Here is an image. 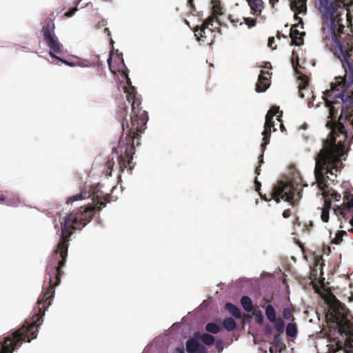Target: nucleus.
<instances>
[{"label":"nucleus","mask_w":353,"mask_h":353,"mask_svg":"<svg viewBox=\"0 0 353 353\" xmlns=\"http://www.w3.org/2000/svg\"><path fill=\"white\" fill-rule=\"evenodd\" d=\"M68 247L57 246L52 253V259L46 268L49 276L48 286L46 290L43 288V291L37 302L35 313L30 322L26 321L19 329L4 338L0 343V353H13L15 348L20 347L23 341L30 342L31 339L37 337L38 327L41 325L45 312L54 298V288L60 283L63 274L62 268L66 261Z\"/></svg>","instance_id":"2"},{"label":"nucleus","mask_w":353,"mask_h":353,"mask_svg":"<svg viewBox=\"0 0 353 353\" xmlns=\"http://www.w3.org/2000/svg\"><path fill=\"white\" fill-rule=\"evenodd\" d=\"M221 9L222 8L219 3L214 4L212 6L213 14L212 16H214L216 19H218L216 16L219 14H222Z\"/></svg>","instance_id":"34"},{"label":"nucleus","mask_w":353,"mask_h":353,"mask_svg":"<svg viewBox=\"0 0 353 353\" xmlns=\"http://www.w3.org/2000/svg\"><path fill=\"white\" fill-rule=\"evenodd\" d=\"M328 191H329V198L331 201L334 200L336 201H339L341 199V196L339 193L336 192V191H334L333 190H328Z\"/></svg>","instance_id":"33"},{"label":"nucleus","mask_w":353,"mask_h":353,"mask_svg":"<svg viewBox=\"0 0 353 353\" xmlns=\"http://www.w3.org/2000/svg\"><path fill=\"white\" fill-rule=\"evenodd\" d=\"M114 165V158L108 159V161L105 163L106 174L108 176H111Z\"/></svg>","instance_id":"28"},{"label":"nucleus","mask_w":353,"mask_h":353,"mask_svg":"<svg viewBox=\"0 0 353 353\" xmlns=\"http://www.w3.org/2000/svg\"><path fill=\"white\" fill-rule=\"evenodd\" d=\"M303 186L302 179L299 176L289 181H280L273 188L271 196L276 203L283 199L296 205V201L301 198Z\"/></svg>","instance_id":"5"},{"label":"nucleus","mask_w":353,"mask_h":353,"mask_svg":"<svg viewBox=\"0 0 353 353\" xmlns=\"http://www.w3.org/2000/svg\"><path fill=\"white\" fill-rule=\"evenodd\" d=\"M265 74L270 75V73L269 72L261 70L258 78V81L256 84L255 90L257 92H265L270 85L268 78L265 77Z\"/></svg>","instance_id":"14"},{"label":"nucleus","mask_w":353,"mask_h":353,"mask_svg":"<svg viewBox=\"0 0 353 353\" xmlns=\"http://www.w3.org/2000/svg\"><path fill=\"white\" fill-rule=\"evenodd\" d=\"M201 339L202 342L207 345H211L214 343V337L208 333L203 334L201 336Z\"/></svg>","instance_id":"25"},{"label":"nucleus","mask_w":353,"mask_h":353,"mask_svg":"<svg viewBox=\"0 0 353 353\" xmlns=\"http://www.w3.org/2000/svg\"><path fill=\"white\" fill-rule=\"evenodd\" d=\"M249 6L254 14L259 15L263 8L262 0H248Z\"/></svg>","instance_id":"16"},{"label":"nucleus","mask_w":353,"mask_h":353,"mask_svg":"<svg viewBox=\"0 0 353 353\" xmlns=\"http://www.w3.org/2000/svg\"><path fill=\"white\" fill-rule=\"evenodd\" d=\"M281 34H280V32H278V33H277V38H278V39H280V38H281Z\"/></svg>","instance_id":"52"},{"label":"nucleus","mask_w":353,"mask_h":353,"mask_svg":"<svg viewBox=\"0 0 353 353\" xmlns=\"http://www.w3.org/2000/svg\"><path fill=\"white\" fill-rule=\"evenodd\" d=\"M137 145H139V141H137Z\"/></svg>","instance_id":"55"},{"label":"nucleus","mask_w":353,"mask_h":353,"mask_svg":"<svg viewBox=\"0 0 353 353\" xmlns=\"http://www.w3.org/2000/svg\"><path fill=\"white\" fill-rule=\"evenodd\" d=\"M176 351L178 352V353H184L183 350L182 349H180V348H177Z\"/></svg>","instance_id":"49"},{"label":"nucleus","mask_w":353,"mask_h":353,"mask_svg":"<svg viewBox=\"0 0 353 353\" xmlns=\"http://www.w3.org/2000/svg\"><path fill=\"white\" fill-rule=\"evenodd\" d=\"M307 0H294L290 2V8L294 12L299 13L305 12L307 11Z\"/></svg>","instance_id":"15"},{"label":"nucleus","mask_w":353,"mask_h":353,"mask_svg":"<svg viewBox=\"0 0 353 353\" xmlns=\"http://www.w3.org/2000/svg\"><path fill=\"white\" fill-rule=\"evenodd\" d=\"M347 235V232L343 230L339 231L335 237L332 240L331 243L333 244L339 245L343 241V236Z\"/></svg>","instance_id":"26"},{"label":"nucleus","mask_w":353,"mask_h":353,"mask_svg":"<svg viewBox=\"0 0 353 353\" xmlns=\"http://www.w3.org/2000/svg\"><path fill=\"white\" fill-rule=\"evenodd\" d=\"M274 123L273 118L265 115V121L264 124V130H265V133L267 132V130L271 132L272 128L273 132L276 131Z\"/></svg>","instance_id":"22"},{"label":"nucleus","mask_w":353,"mask_h":353,"mask_svg":"<svg viewBox=\"0 0 353 353\" xmlns=\"http://www.w3.org/2000/svg\"><path fill=\"white\" fill-rule=\"evenodd\" d=\"M205 330L212 334H217L221 331V327L216 323H208L205 325Z\"/></svg>","instance_id":"23"},{"label":"nucleus","mask_w":353,"mask_h":353,"mask_svg":"<svg viewBox=\"0 0 353 353\" xmlns=\"http://www.w3.org/2000/svg\"><path fill=\"white\" fill-rule=\"evenodd\" d=\"M223 326L227 331L231 332L236 329V323L233 318L228 317L223 321Z\"/></svg>","instance_id":"20"},{"label":"nucleus","mask_w":353,"mask_h":353,"mask_svg":"<svg viewBox=\"0 0 353 353\" xmlns=\"http://www.w3.org/2000/svg\"><path fill=\"white\" fill-rule=\"evenodd\" d=\"M283 216L285 219L289 218L291 215V210L290 209H286L283 212Z\"/></svg>","instance_id":"38"},{"label":"nucleus","mask_w":353,"mask_h":353,"mask_svg":"<svg viewBox=\"0 0 353 353\" xmlns=\"http://www.w3.org/2000/svg\"><path fill=\"white\" fill-rule=\"evenodd\" d=\"M127 100L132 105V116L130 124L126 119L122 122L123 134L119 139L118 147L113 148V152L119 154L118 164L120 172L125 169L131 174L134 167L132 162L133 155L135 153L134 141L139 140L140 134L144 131L148 119L147 112L140 107L141 100L137 97L134 88L128 90Z\"/></svg>","instance_id":"3"},{"label":"nucleus","mask_w":353,"mask_h":353,"mask_svg":"<svg viewBox=\"0 0 353 353\" xmlns=\"http://www.w3.org/2000/svg\"><path fill=\"white\" fill-rule=\"evenodd\" d=\"M274 42H275V41H274V37H270V38L268 39V46H269L270 48H271L272 50H274V49H276V45H274Z\"/></svg>","instance_id":"37"},{"label":"nucleus","mask_w":353,"mask_h":353,"mask_svg":"<svg viewBox=\"0 0 353 353\" xmlns=\"http://www.w3.org/2000/svg\"><path fill=\"white\" fill-rule=\"evenodd\" d=\"M256 321L259 324H261L263 323V317L261 312L259 313V315L256 317Z\"/></svg>","instance_id":"41"},{"label":"nucleus","mask_w":353,"mask_h":353,"mask_svg":"<svg viewBox=\"0 0 353 353\" xmlns=\"http://www.w3.org/2000/svg\"><path fill=\"white\" fill-rule=\"evenodd\" d=\"M261 197V199H264L265 201H268L269 199L266 197V195H262L261 192L259 193Z\"/></svg>","instance_id":"48"},{"label":"nucleus","mask_w":353,"mask_h":353,"mask_svg":"<svg viewBox=\"0 0 353 353\" xmlns=\"http://www.w3.org/2000/svg\"><path fill=\"white\" fill-rule=\"evenodd\" d=\"M105 31H108V34H110V32H109L108 28H105Z\"/></svg>","instance_id":"53"},{"label":"nucleus","mask_w":353,"mask_h":353,"mask_svg":"<svg viewBox=\"0 0 353 353\" xmlns=\"http://www.w3.org/2000/svg\"><path fill=\"white\" fill-rule=\"evenodd\" d=\"M265 316L268 321L274 323V327L279 334L283 333L285 323L281 318H276V311L272 305H268L265 307Z\"/></svg>","instance_id":"9"},{"label":"nucleus","mask_w":353,"mask_h":353,"mask_svg":"<svg viewBox=\"0 0 353 353\" xmlns=\"http://www.w3.org/2000/svg\"><path fill=\"white\" fill-rule=\"evenodd\" d=\"M221 23L219 19H216L214 16H210L208 19H206L203 23L202 25L199 26H196L194 29V35L196 37V39L199 41H202L203 43H208V40L207 39L206 35V30L212 32L216 29H219Z\"/></svg>","instance_id":"8"},{"label":"nucleus","mask_w":353,"mask_h":353,"mask_svg":"<svg viewBox=\"0 0 353 353\" xmlns=\"http://www.w3.org/2000/svg\"><path fill=\"white\" fill-rule=\"evenodd\" d=\"M259 164H261L262 163H260L259 161ZM261 166V165H259V166L258 168H256V170H255V173L257 174V175H259L260 174V172H261V169L259 168V167Z\"/></svg>","instance_id":"44"},{"label":"nucleus","mask_w":353,"mask_h":353,"mask_svg":"<svg viewBox=\"0 0 353 353\" xmlns=\"http://www.w3.org/2000/svg\"><path fill=\"white\" fill-rule=\"evenodd\" d=\"M125 76H126L128 83L131 84L130 79L128 78L127 74H125Z\"/></svg>","instance_id":"50"},{"label":"nucleus","mask_w":353,"mask_h":353,"mask_svg":"<svg viewBox=\"0 0 353 353\" xmlns=\"http://www.w3.org/2000/svg\"><path fill=\"white\" fill-rule=\"evenodd\" d=\"M299 79L300 80V84L299 86V96L301 98L309 99L310 95L312 93V91L308 88L309 79L305 76H300Z\"/></svg>","instance_id":"13"},{"label":"nucleus","mask_w":353,"mask_h":353,"mask_svg":"<svg viewBox=\"0 0 353 353\" xmlns=\"http://www.w3.org/2000/svg\"><path fill=\"white\" fill-rule=\"evenodd\" d=\"M185 349L188 353H208L205 347L194 338H190L186 341Z\"/></svg>","instance_id":"11"},{"label":"nucleus","mask_w":353,"mask_h":353,"mask_svg":"<svg viewBox=\"0 0 353 353\" xmlns=\"http://www.w3.org/2000/svg\"><path fill=\"white\" fill-rule=\"evenodd\" d=\"M229 19H230V22L233 24L234 26H237L238 24H239V25L243 24L242 17H239V16L234 15V14H230Z\"/></svg>","instance_id":"27"},{"label":"nucleus","mask_w":353,"mask_h":353,"mask_svg":"<svg viewBox=\"0 0 353 353\" xmlns=\"http://www.w3.org/2000/svg\"><path fill=\"white\" fill-rule=\"evenodd\" d=\"M225 308L230 314H231L235 318L241 319V312L240 309L235 305L232 304V303H227L225 305Z\"/></svg>","instance_id":"18"},{"label":"nucleus","mask_w":353,"mask_h":353,"mask_svg":"<svg viewBox=\"0 0 353 353\" xmlns=\"http://www.w3.org/2000/svg\"><path fill=\"white\" fill-rule=\"evenodd\" d=\"M54 23L51 20H47L45 21L44 25L42 28V33L43 36V40L50 48V55L63 63L68 65H71V63L67 61H65L59 57L56 56L55 54H61L62 50V45L59 42L57 37L54 34Z\"/></svg>","instance_id":"6"},{"label":"nucleus","mask_w":353,"mask_h":353,"mask_svg":"<svg viewBox=\"0 0 353 353\" xmlns=\"http://www.w3.org/2000/svg\"><path fill=\"white\" fill-rule=\"evenodd\" d=\"M296 12L297 13H296L294 14V19H295V20L299 21V23H300L303 25V23L302 19L298 16V14H299V13L298 12Z\"/></svg>","instance_id":"42"},{"label":"nucleus","mask_w":353,"mask_h":353,"mask_svg":"<svg viewBox=\"0 0 353 353\" xmlns=\"http://www.w3.org/2000/svg\"><path fill=\"white\" fill-rule=\"evenodd\" d=\"M297 334L296 325L294 323H290L286 327V334L288 336L294 337Z\"/></svg>","instance_id":"24"},{"label":"nucleus","mask_w":353,"mask_h":353,"mask_svg":"<svg viewBox=\"0 0 353 353\" xmlns=\"http://www.w3.org/2000/svg\"><path fill=\"white\" fill-rule=\"evenodd\" d=\"M242 19L244 23L248 26L249 28H251L256 26V20L255 19L250 18V17H242Z\"/></svg>","instance_id":"32"},{"label":"nucleus","mask_w":353,"mask_h":353,"mask_svg":"<svg viewBox=\"0 0 353 353\" xmlns=\"http://www.w3.org/2000/svg\"><path fill=\"white\" fill-rule=\"evenodd\" d=\"M0 202H5L8 205H17L20 203V200L18 196L10 199L0 193Z\"/></svg>","instance_id":"21"},{"label":"nucleus","mask_w":353,"mask_h":353,"mask_svg":"<svg viewBox=\"0 0 353 353\" xmlns=\"http://www.w3.org/2000/svg\"><path fill=\"white\" fill-rule=\"evenodd\" d=\"M343 204L347 205L350 208H353V195L352 194L345 195L343 197Z\"/></svg>","instance_id":"31"},{"label":"nucleus","mask_w":353,"mask_h":353,"mask_svg":"<svg viewBox=\"0 0 353 353\" xmlns=\"http://www.w3.org/2000/svg\"><path fill=\"white\" fill-rule=\"evenodd\" d=\"M241 304L243 308L248 312L253 310V303L252 299L248 296H243L241 299Z\"/></svg>","instance_id":"19"},{"label":"nucleus","mask_w":353,"mask_h":353,"mask_svg":"<svg viewBox=\"0 0 353 353\" xmlns=\"http://www.w3.org/2000/svg\"><path fill=\"white\" fill-rule=\"evenodd\" d=\"M321 220L327 223L329 221V211L325 210L322 209L321 215Z\"/></svg>","instance_id":"36"},{"label":"nucleus","mask_w":353,"mask_h":353,"mask_svg":"<svg viewBox=\"0 0 353 353\" xmlns=\"http://www.w3.org/2000/svg\"><path fill=\"white\" fill-rule=\"evenodd\" d=\"M341 79V78H339ZM339 82H342L339 80ZM342 83L337 81L331 90L323 92L325 104L328 108L330 121L327 126L332 129L329 137L323 140V148L316 158L314 176L319 188L323 190L325 197L323 210L330 211L332 201L327 188L328 174L340 171L343 164L341 158L345 154L346 145L353 141V94L344 95ZM336 176V174H334Z\"/></svg>","instance_id":"1"},{"label":"nucleus","mask_w":353,"mask_h":353,"mask_svg":"<svg viewBox=\"0 0 353 353\" xmlns=\"http://www.w3.org/2000/svg\"><path fill=\"white\" fill-rule=\"evenodd\" d=\"M329 307L326 318L336 323V329L342 337V340L336 342V351L353 353V318L350 311L335 296L330 302Z\"/></svg>","instance_id":"4"},{"label":"nucleus","mask_w":353,"mask_h":353,"mask_svg":"<svg viewBox=\"0 0 353 353\" xmlns=\"http://www.w3.org/2000/svg\"><path fill=\"white\" fill-rule=\"evenodd\" d=\"M282 316L284 319H292V320L294 319V317L292 315L291 310L288 307H285L283 310Z\"/></svg>","instance_id":"30"},{"label":"nucleus","mask_w":353,"mask_h":353,"mask_svg":"<svg viewBox=\"0 0 353 353\" xmlns=\"http://www.w3.org/2000/svg\"><path fill=\"white\" fill-rule=\"evenodd\" d=\"M280 126H281V131H283V130L285 129V128H284V126H283V123H281V124L280 125Z\"/></svg>","instance_id":"51"},{"label":"nucleus","mask_w":353,"mask_h":353,"mask_svg":"<svg viewBox=\"0 0 353 353\" xmlns=\"http://www.w3.org/2000/svg\"><path fill=\"white\" fill-rule=\"evenodd\" d=\"M111 61H112V58H111V57H110L108 60V65L110 66V69L112 70Z\"/></svg>","instance_id":"47"},{"label":"nucleus","mask_w":353,"mask_h":353,"mask_svg":"<svg viewBox=\"0 0 353 353\" xmlns=\"http://www.w3.org/2000/svg\"><path fill=\"white\" fill-rule=\"evenodd\" d=\"M254 182H255V190H256V191H257L259 193L260 192L259 190L261 187V183L259 181H258L257 178L255 179Z\"/></svg>","instance_id":"39"},{"label":"nucleus","mask_w":353,"mask_h":353,"mask_svg":"<svg viewBox=\"0 0 353 353\" xmlns=\"http://www.w3.org/2000/svg\"><path fill=\"white\" fill-rule=\"evenodd\" d=\"M316 7L326 17L325 22V27H328L330 30H333L335 26V23H337V18H333L334 14L337 11V9L341 7L343 3V0H336L334 2L329 3L328 0H315Z\"/></svg>","instance_id":"7"},{"label":"nucleus","mask_w":353,"mask_h":353,"mask_svg":"<svg viewBox=\"0 0 353 353\" xmlns=\"http://www.w3.org/2000/svg\"><path fill=\"white\" fill-rule=\"evenodd\" d=\"M313 227V223L312 221H310L308 224H305V230L307 232H310V231L311 230L312 228Z\"/></svg>","instance_id":"40"},{"label":"nucleus","mask_w":353,"mask_h":353,"mask_svg":"<svg viewBox=\"0 0 353 353\" xmlns=\"http://www.w3.org/2000/svg\"><path fill=\"white\" fill-rule=\"evenodd\" d=\"M262 135L263 136V143L261 145L262 152L259 157L260 163H263V153L266 149L267 145H268L270 143L271 132L267 130V132L265 133V130H263Z\"/></svg>","instance_id":"17"},{"label":"nucleus","mask_w":353,"mask_h":353,"mask_svg":"<svg viewBox=\"0 0 353 353\" xmlns=\"http://www.w3.org/2000/svg\"><path fill=\"white\" fill-rule=\"evenodd\" d=\"M188 4L192 7V9L194 10V6L193 5V0H188Z\"/></svg>","instance_id":"46"},{"label":"nucleus","mask_w":353,"mask_h":353,"mask_svg":"<svg viewBox=\"0 0 353 353\" xmlns=\"http://www.w3.org/2000/svg\"><path fill=\"white\" fill-rule=\"evenodd\" d=\"M81 1L82 0H74L75 6L74 8H72V9H70V10H68V12H66L65 15L68 17H72L74 14V13L76 12V11H77V6Z\"/></svg>","instance_id":"29"},{"label":"nucleus","mask_w":353,"mask_h":353,"mask_svg":"<svg viewBox=\"0 0 353 353\" xmlns=\"http://www.w3.org/2000/svg\"><path fill=\"white\" fill-rule=\"evenodd\" d=\"M293 224H294V225H301V223L299 222V218H298V217H296V218L295 219V220H294V222H293Z\"/></svg>","instance_id":"45"},{"label":"nucleus","mask_w":353,"mask_h":353,"mask_svg":"<svg viewBox=\"0 0 353 353\" xmlns=\"http://www.w3.org/2000/svg\"><path fill=\"white\" fill-rule=\"evenodd\" d=\"M278 1L279 0H269L270 4L272 6V7H274L275 3Z\"/></svg>","instance_id":"43"},{"label":"nucleus","mask_w":353,"mask_h":353,"mask_svg":"<svg viewBox=\"0 0 353 353\" xmlns=\"http://www.w3.org/2000/svg\"><path fill=\"white\" fill-rule=\"evenodd\" d=\"M280 117H281V115H280V116H278V118H277L278 121H281V120H280Z\"/></svg>","instance_id":"54"},{"label":"nucleus","mask_w":353,"mask_h":353,"mask_svg":"<svg viewBox=\"0 0 353 353\" xmlns=\"http://www.w3.org/2000/svg\"><path fill=\"white\" fill-rule=\"evenodd\" d=\"M334 214L341 220L343 219L347 221L349 219V223L353 226V208L342 204L334 208Z\"/></svg>","instance_id":"10"},{"label":"nucleus","mask_w":353,"mask_h":353,"mask_svg":"<svg viewBox=\"0 0 353 353\" xmlns=\"http://www.w3.org/2000/svg\"><path fill=\"white\" fill-rule=\"evenodd\" d=\"M298 24H294L291 27L290 37L291 38V45L299 46L303 43V36L305 32H300L296 28Z\"/></svg>","instance_id":"12"},{"label":"nucleus","mask_w":353,"mask_h":353,"mask_svg":"<svg viewBox=\"0 0 353 353\" xmlns=\"http://www.w3.org/2000/svg\"><path fill=\"white\" fill-rule=\"evenodd\" d=\"M279 112V108L276 106H272L271 108L268 110L266 115L270 116V117H274L277 113Z\"/></svg>","instance_id":"35"}]
</instances>
